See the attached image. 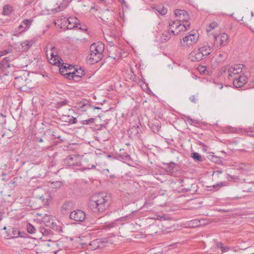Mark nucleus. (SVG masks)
Returning a JSON list of instances; mask_svg holds the SVG:
<instances>
[{
  "mask_svg": "<svg viewBox=\"0 0 254 254\" xmlns=\"http://www.w3.org/2000/svg\"><path fill=\"white\" fill-rule=\"evenodd\" d=\"M218 24L216 22H213L211 23L208 27L206 28V31L207 32H210L213 29H214L215 28H216Z\"/></svg>",
  "mask_w": 254,
  "mask_h": 254,
  "instance_id": "nucleus-34",
  "label": "nucleus"
},
{
  "mask_svg": "<svg viewBox=\"0 0 254 254\" xmlns=\"http://www.w3.org/2000/svg\"><path fill=\"white\" fill-rule=\"evenodd\" d=\"M11 11L12 8L10 5H5L3 7L2 14L5 15H8L11 13Z\"/></svg>",
  "mask_w": 254,
  "mask_h": 254,
  "instance_id": "nucleus-29",
  "label": "nucleus"
},
{
  "mask_svg": "<svg viewBox=\"0 0 254 254\" xmlns=\"http://www.w3.org/2000/svg\"><path fill=\"white\" fill-rule=\"evenodd\" d=\"M190 101L193 103H196V99L194 95H192L190 97Z\"/></svg>",
  "mask_w": 254,
  "mask_h": 254,
  "instance_id": "nucleus-46",
  "label": "nucleus"
},
{
  "mask_svg": "<svg viewBox=\"0 0 254 254\" xmlns=\"http://www.w3.org/2000/svg\"><path fill=\"white\" fill-rule=\"evenodd\" d=\"M32 44H33L32 41H26L24 42H22L21 43V45L23 50L26 51L31 48Z\"/></svg>",
  "mask_w": 254,
  "mask_h": 254,
  "instance_id": "nucleus-27",
  "label": "nucleus"
},
{
  "mask_svg": "<svg viewBox=\"0 0 254 254\" xmlns=\"http://www.w3.org/2000/svg\"><path fill=\"white\" fill-rule=\"evenodd\" d=\"M216 247L221 250L222 253H226L233 249V247H230L228 246H224L221 242H217L216 244Z\"/></svg>",
  "mask_w": 254,
  "mask_h": 254,
  "instance_id": "nucleus-22",
  "label": "nucleus"
},
{
  "mask_svg": "<svg viewBox=\"0 0 254 254\" xmlns=\"http://www.w3.org/2000/svg\"><path fill=\"white\" fill-rule=\"evenodd\" d=\"M39 199L46 204H48L49 202V200L51 199V196L48 192H45L44 194L39 196Z\"/></svg>",
  "mask_w": 254,
  "mask_h": 254,
  "instance_id": "nucleus-24",
  "label": "nucleus"
},
{
  "mask_svg": "<svg viewBox=\"0 0 254 254\" xmlns=\"http://www.w3.org/2000/svg\"><path fill=\"white\" fill-rule=\"evenodd\" d=\"M202 56L204 58L209 55L212 51V48L208 45L207 43L203 44V45L198 49Z\"/></svg>",
  "mask_w": 254,
  "mask_h": 254,
  "instance_id": "nucleus-16",
  "label": "nucleus"
},
{
  "mask_svg": "<svg viewBox=\"0 0 254 254\" xmlns=\"http://www.w3.org/2000/svg\"><path fill=\"white\" fill-rule=\"evenodd\" d=\"M77 122V119L76 118L71 117V118L69 119V121H68V123L70 124H74L76 123Z\"/></svg>",
  "mask_w": 254,
  "mask_h": 254,
  "instance_id": "nucleus-39",
  "label": "nucleus"
},
{
  "mask_svg": "<svg viewBox=\"0 0 254 254\" xmlns=\"http://www.w3.org/2000/svg\"><path fill=\"white\" fill-rule=\"evenodd\" d=\"M251 165L250 164L242 163L240 166V169L242 172H249L251 170Z\"/></svg>",
  "mask_w": 254,
  "mask_h": 254,
  "instance_id": "nucleus-25",
  "label": "nucleus"
},
{
  "mask_svg": "<svg viewBox=\"0 0 254 254\" xmlns=\"http://www.w3.org/2000/svg\"><path fill=\"white\" fill-rule=\"evenodd\" d=\"M228 178H232V177L231 175H228Z\"/></svg>",
  "mask_w": 254,
  "mask_h": 254,
  "instance_id": "nucleus-63",
  "label": "nucleus"
},
{
  "mask_svg": "<svg viewBox=\"0 0 254 254\" xmlns=\"http://www.w3.org/2000/svg\"><path fill=\"white\" fill-rule=\"evenodd\" d=\"M183 182V180L182 179H179V182L180 183H182Z\"/></svg>",
  "mask_w": 254,
  "mask_h": 254,
  "instance_id": "nucleus-62",
  "label": "nucleus"
},
{
  "mask_svg": "<svg viewBox=\"0 0 254 254\" xmlns=\"http://www.w3.org/2000/svg\"><path fill=\"white\" fill-rule=\"evenodd\" d=\"M33 22V19H25L23 20L19 26L15 28L13 31L12 35L16 37L19 36L21 33L27 31L30 28Z\"/></svg>",
  "mask_w": 254,
  "mask_h": 254,
  "instance_id": "nucleus-4",
  "label": "nucleus"
},
{
  "mask_svg": "<svg viewBox=\"0 0 254 254\" xmlns=\"http://www.w3.org/2000/svg\"><path fill=\"white\" fill-rule=\"evenodd\" d=\"M176 166L175 163H170L166 164V166L165 168L166 172L170 174H173L175 172L174 169Z\"/></svg>",
  "mask_w": 254,
  "mask_h": 254,
  "instance_id": "nucleus-23",
  "label": "nucleus"
},
{
  "mask_svg": "<svg viewBox=\"0 0 254 254\" xmlns=\"http://www.w3.org/2000/svg\"><path fill=\"white\" fill-rule=\"evenodd\" d=\"M172 35L174 36V35H173L171 32V30L169 27L168 31H165L162 34V35L160 37V40L162 42H166L170 39Z\"/></svg>",
  "mask_w": 254,
  "mask_h": 254,
  "instance_id": "nucleus-20",
  "label": "nucleus"
},
{
  "mask_svg": "<svg viewBox=\"0 0 254 254\" xmlns=\"http://www.w3.org/2000/svg\"><path fill=\"white\" fill-rule=\"evenodd\" d=\"M68 102V100H64L58 103L59 106H62L63 105H66Z\"/></svg>",
  "mask_w": 254,
  "mask_h": 254,
  "instance_id": "nucleus-44",
  "label": "nucleus"
},
{
  "mask_svg": "<svg viewBox=\"0 0 254 254\" xmlns=\"http://www.w3.org/2000/svg\"><path fill=\"white\" fill-rule=\"evenodd\" d=\"M198 37L199 36L197 31H191L188 35L186 36L183 38V40L185 42H187L188 39L190 38L191 42L195 44L197 42Z\"/></svg>",
  "mask_w": 254,
  "mask_h": 254,
  "instance_id": "nucleus-15",
  "label": "nucleus"
},
{
  "mask_svg": "<svg viewBox=\"0 0 254 254\" xmlns=\"http://www.w3.org/2000/svg\"><path fill=\"white\" fill-rule=\"evenodd\" d=\"M39 232L42 234L43 236H47L49 234L50 230L47 229L44 227H39Z\"/></svg>",
  "mask_w": 254,
  "mask_h": 254,
  "instance_id": "nucleus-33",
  "label": "nucleus"
},
{
  "mask_svg": "<svg viewBox=\"0 0 254 254\" xmlns=\"http://www.w3.org/2000/svg\"><path fill=\"white\" fill-rule=\"evenodd\" d=\"M85 218V213L81 210H74L70 214V218L76 221L83 222Z\"/></svg>",
  "mask_w": 254,
  "mask_h": 254,
  "instance_id": "nucleus-8",
  "label": "nucleus"
},
{
  "mask_svg": "<svg viewBox=\"0 0 254 254\" xmlns=\"http://www.w3.org/2000/svg\"><path fill=\"white\" fill-rule=\"evenodd\" d=\"M190 188H185L184 189V190L185 191V192H188V191H189L190 190Z\"/></svg>",
  "mask_w": 254,
  "mask_h": 254,
  "instance_id": "nucleus-51",
  "label": "nucleus"
},
{
  "mask_svg": "<svg viewBox=\"0 0 254 254\" xmlns=\"http://www.w3.org/2000/svg\"><path fill=\"white\" fill-rule=\"evenodd\" d=\"M223 86L222 84H219V89H222L223 88Z\"/></svg>",
  "mask_w": 254,
  "mask_h": 254,
  "instance_id": "nucleus-55",
  "label": "nucleus"
},
{
  "mask_svg": "<svg viewBox=\"0 0 254 254\" xmlns=\"http://www.w3.org/2000/svg\"><path fill=\"white\" fill-rule=\"evenodd\" d=\"M55 254H61V251H58L55 253Z\"/></svg>",
  "mask_w": 254,
  "mask_h": 254,
  "instance_id": "nucleus-57",
  "label": "nucleus"
},
{
  "mask_svg": "<svg viewBox=\"0 0 254 254\" xmlns=\"http://www.w3.org/2000/svg\"><path fill=\"white\" fill-rule=\"evenodd\" d=\"M187 122L190 123V125H192L194 123H196V121L194 120H192L190 117H188L187 119Z\"/></svg>",
  "mask_w": 254,
  "mask_h": 254,
  "instance_id": "nucleus-43",
  "label": "nucleus"
},
{
  "mask_svg": "<svg viewBox=\"0 0 254 254\" xmlns=\"http://www.w3.org/2000/svg\"><path fill=\"white\" fill-rule=\"evenodd\" d=\"M175 20L171 21L170 29L173 35H178L181 32L185 31L190 25L189 21L188 12L183 9H176L175 11Z\"/></svg>",
  "mask_w": 254,
  "mask_h": 254,
  "instance_id": "nucleus-1",
  "label": "nucleus"
},
{
  "mask_svg": "<svg viewBox=\"0 0 254 254\" xmlns=\"http://www.w3.org/2000/svg\"><path fill=\"white\" fill-rule=\"evenodd\" d=\"M52 187L54 188H59L61 186L62 183L60 181L52 183Z\"/></svg>",
  "mask_w": 254,
  "mask_h": 254,
  "instance_id": "nucleus-38",
  "label": "nucleus"
},
{
  "mask_svg": "<svg viewBox=\"0 0 254 254\" xmlns=\"http://www.w3.org/2000/svg\"><path fill=\"white\" fill-rule=\"evenodd\" d=\"M65 70H64V72H72V70H68L66 69H65Z\"/></svg>",
  "mask_w": 254,
  "mask_h": 254,
  "instance_id": "nucleus-53",
  "label": "nucleus"
},
{
  "mask_svg": "<svg viewBox=\"0 0 254 254\" xmlns=\"http://www.w3.org/2000/svg\"><path fill=\"white\" fill-rule=\"evenodd\" d=\"M216 172L218 174H221L222 173V171H217Z\"/></svg>",
  "mask_w": 254,
  "mask_h": 254,
  "instance_id": "nucleus-58",
  "label": "nucleus"
},
{
  "mask_svg": "<svg viewBox=\"0 0 254 254\" xmlns=\"http://www.w3.org/2000/svg\"><path fill=\"white\" fill-rule=\"evenodd\" d=\"M91 107V104L89 102L85 100H82L81 101H77L75 103V107L78 110H80L82 112L87 111L89 109V107Z\"/></svg>",
  "mask_w": 254,
  "mask_h": 254,
  "instance_id": "nucleus-11",
  "label": "nucleus"
},
{
  "mask_svg": "<svg viewBox=\"0 0 254 254\" xmlns=\"http://www.w3.org/2000/svg\"><path fill=\"white\" fill-rule=\"evenodd\" d=\"M7 237L9 239H13L18 237H22V233L17 228H10L6 231Z\"/></svg>",
  "mask_w": 254,
  "mask_h": 254,
  "instance_id": "nucleus-13",
  "label": "nucleus"
},
{
  "mask_svg": "<svg viewBox=\"0 0 254 254\" xmlns=\"http://www.w3.org/2000/svg\"><path fill=\"white\" fill-rule=\"evenodd\" d=\"M36 140L38 142H43V140L42 138H40V137H36Z\"/></svg>",
  "mask_w": 254,
  "mask_h": 254,
  "instance_id": "nucleus-50",
  "label": "nucleus"
},
{
  "mask_svg": "<svg viewBox=\"0 0 254 254\" xmlns=\"http://www.w3.org/2000/svg\"><path fill=\"white\" fill-rule=\"evenodd\" d=\"M247 82L246 76L244 75H237L233 78V85L236 88L243 86Z\"/></svg>",
  "mask_w": 254,
  "mask_h": 254,
  "instance_id": "nucleus-10",
  "label": "nucleus"
},
{
  "mask_svg": "<svg viewBox=\"0 0 254 254\" xmlns=\"http://www.w3.org/2000/svg\"><path fill=\"white\" fill-rule=\"evenodd\" d=\"M115 224H116V222H114V223L109 224L108 225V227H109V228L114 227L115 226Z\"/></svg>",
  "mask_w": 254,
  "mask_h": 254,
  "instance_id": "nucleus-49",
  "label": "nucleus"
},
{
  "mask_svg": "<svg viewBox=\"0 0 254 254\" xmlns=\"http://www.w3.org/2000/svg\"><path fill=\"white\" fill-rule=\"evenodd\" d=\"M111 196L106 193H100L94 195L90 199L88 206L94 213H102L110 205Z\"/></svg>",
  "mask_w": 254,
  "mask_h": 254,
  "instance_id": "nucleus-2",
  "label": "nucleus"
},
{
  "mask_svg": "<svg viewBox=\"0 0 254 254\" xmlns=\"http://www.w3.org/2000/svg\"><path fill=\"white\" fill-rule=\"evenodd\" d=\"M52 228L53 229H54L58 232H60L61 231V228L60 227L56 226V225H54L53 223H52Z\"/></svg>",
  "mask_w": 254,
  "mask_h": 254,
  "instance_id": "nucleus-40",
  "label": "nucleus"
},
{
  "mask_svg": "<svg viewBox=\"0 0 254 254\" xmlns=\"http://www.w3.org/2000/svg\"><path fill=\"white\" fill-rule=\"evenodd\" d=\"M67 6L66 4H64L61 3L60 5H59L57 7L54 8L52 9V11L53 12H57L59 11H61L63 10Z\"/></svg>",
  "mask_w": 254,
  "mask_h": 254,
  "instance_id": "nucleus-30",
  "label": "nucleus"
},
{
  "mask_svg": "<svg viewBox=\"0 0 254 254\" xmlns=\"http://www.w3.org/2000/svg\"><path fill=\"white\" fill-rule=\"evenodd\" d=\"M55 48L53 47L51 48L49 52H47V58L49 61V62L51 64L60 66L61 63L63 61L58 55L55 54Z\"/></svg>",
  "mask_w": 254,
  "mask_h": 254,
  "instance_id": "nucleus-5",
  "label": "nucleus"
},
{
  "mask_svg": "<svg viewBox=\"0 0 254 254\" xmlns=\"http://www.w3.org/2000/svg\"><path fill=\"white\" fill-rule=\"evenodd\" d=\"M181 44L183 45V46H187L188 47H190V46L191 45L194 44L193 43H192V42H191L190 41V38L188 39V41L187 42H185L184 40H181Z\"/></svg>",
  "mask_w": 254,
  "mask_h": 254,
  "instance_id": "nucleus-36",
  "label": "nucleus"
},
{
  "mask_svg": "<svg viewBox=\"0 0 254 254\" xmlns=\"http://www.w3.org/2000/svg\"><path fill=\"white\" fill-rule=\"evenodd\" d=\"M104 50V45L102 42L92 44L90 47V54L88 61L92 64L100 61L102 58V52Z\"/></svg>",
  "mask_w": 254,
  "mask_h": 254,
  "instance_id": "nucleus-3",
  "label": "nucleus"
},
{
  "mask_svg": "<svg viewBox=\"0 0 254 254\" xmlns=\"http://www.w3.org/2000/svg\"><path fill=\"white\" fill-rule=\"evenodd\" d=\"M59 67L60 72L63 75L65 76L66 78L71 79V76H72L73 73H72L71 72H64V70L66 69L67 70H72V69L74 68V66L68 64H67L61 63V64L60 65V66H59Z\"/></svg>",
  "mask_w": 254,
  "mask_h": 254,
  "instance_id": "nucleus-9",
  "label": "nucleus"
},
{
  "mask_svg": "<svg viewBox=\"0 0 254 254\" xmlns=\"http://www.w3.org/2000/svg\"><path fill=\"white\" fill-rule=\"evenodd\" d=\"M65 24L67 23L68 24L67 25L68 29H71L74 27H78V19L76 17H69L67 19L64 20Z\"/></svg>",
  "mask_w": 254,
  "mask_h": 254,
  "instance_id": "nucleus-17",
  "label": "nucleus"
},
{
  "mask_svg": "<svg viewBox=\"0 0 254 254\" xmlns=\"http://www.w3.org/2000/svg\"><path fill=\"white\" fill-rule=\"evenodd\" d=\"M140 127L139 126H133L129 127L128 130V133L131 138H138L140 137L139 133Z\"/></svg>",
  "mask_w": 254,
  "mask_h": 254,
  "instance_id": "nucleus-12",
  "label": "nucleus"
},
{
  "mask_svg": "<svg viewBox=\"0 0 254 254\" xmlns=\"http://www.w3.org/2000/svg\"><path fill=\"white\" fill-rule=\"evenodd\" d=\"M191 157L196 162H201L202 161L201 156L197 152H193L191 155Z\"/></svg>",
  "mask_w": 254,
  "mask_h": 254,
  "instance_id": "nucleus-31",
  "label": "nucleus"
},
{
  "mask_svg": "<svg viewBox=\"0 0 254 254\" xmlns=\"http://www.w3.org/2000/svg\"><path fill=\"white\" fill-rule=\"evenodd\" d=\"M252 88H254V82H253V85H252Z\"/></svg>",
  "mask_w": 254,
  "mask_h": 254,
  "instance_id": "nucleus-64",
  "label": "nucleus"
},
{
  "mask_svg": "<svg viewBox=\"0 0 254 254\" xmlns=\"http://www.w3.org/2000/svg\"><path fill=\"white\" fill-rule=\"evenodd\" d=\"M194 221L195 222H196V224L197 225H199L198 223H199L200 222V221H198V220H194Z\"/></svg>",
  "mask_w": 254,
  "mask_h": 254,
  "instance_id": "nucleus-54",
  "label": "nucleus"
},
{
  "mask_svg": "<svg viewBox=\"0 0 254 254\" xmlns=\"http://www.w3.org/2000/svg\"><path fill=\"white\" fill-rule=\"evenodd\" d=\"M127 217H126V218ZM125 218V217H122L120 219H118L117 221H119V220H123Z\"/></svg>",
  "mask_w": 254,
  "mask_h": 254,
  "instance_id": "nucleus-60",
  "label": "nucleus"
},
{
  "mask_svg": "<svg viewBox=\"0 0 254 254\" xmlns=\"http://www.w3.org/2000/svg\"><path fill=\"white\" fill-rule=\"evenodd\" d=\"M64 165L69 167L81 166L80 158L75 155H71L67 156L64 160Z\"/></svg>",
  "mask_w": 254,
  "mask_h": 254,
  "instance_id": "nucleus-7",
  "label": "nucleus"
},
{
  "mask_svg": "<svg viewBox=\"0 0 254 254\" xmlns=\"http://www.w3.org/2000/svg\"><path fill=\"white\" fill-rule=\"evenodd\" d=\"M73 204L70 201H65L62 205L61 210L62 213L65 214L67 211H69L72 207Z\"/></svg>",
  "mask_w": 254,
  "mask_h": 254,
  "instance_id": "nucleus-21",
  "label": "nucleus"
},
{
  "mask_svg": "<svg viewBox=\"0 0 254 254\" xmlns=\"http://www.w3.org/2000/svg\"><path fill=\"white\" fill-rule=\"evenodd\" d=\"M214 45L217 46H224L228 43L229 40L228 35L225 33H220L218 35H214Z\"/></svg>",
  "mask_w": 254,
  "mask_h": 254,
  "instance_id": "nucleus-6",
  "label": "nucleus"
},
{
  "mask_svg": "<svg viewBox=\"0 0 254 254\" xmlns=\"http://www.w3.org/2000/svg\"><path fill=\"white\" fill-rule=\"evenodd\" d=\"M95 120V118H90L87 120H83L81 121V124L83 125H90L93 123Z\"/></svg>",
  "mask_w": 254,
  "mask_h": 254,
  "instance_id": "nucleus-35",
  "label": "nucleus"
},
{
  "mask_svg": "<svg viewBox=\"0 0 254 254\" xmlns=\"http://www.w3.org/2000/svg\"><path fill=\"white\" fill-rule=\"evenodd\" d=\"M89 109H90V110H95V109L99 110V109H101V108L100 107H95V106H92V105H91V107H89Z\"/></svg>",
  "mask_w": 254,
  "mask_h": 254,
  "instance_id": "nucleus-48",
  "label": "nucleus"
},
{
  "mask_svg": "<svg viewBox=\"0 0 254 254\" xmlns=\"http://www.w3.org/2000/svg\"><path fill=\"white\" fill-rule=\"evenodd\" d=\"M189 59L193 62H198L204 59L198 49L193 50L189 55Z\"/></svg>",
  "mask_w": 254,
  "mask_h": 254,
  "instance_id": "nucleus-14",
  "label": "nucleus"
},
{
  "mask_svg": "<svg viewBox=\"0 0 254 254\" xmlns=\"http://www.w3.org/2000/svg\"><path fill=\"white\" fill-rule=\"evenodd\" d=\"M223 184H224L223 183H220L218 184H217L216 185H214V186H212L211 187H212L213 188V190H217V188L218 187H219V186H224Z\"/></svg>",
  "mask_w": 254,
  "mask_h": 254,
  "instance_id": "nucleus-45",
  "label": "nucleus"
},
{
  "mask_svg": "<svg viewBox=\"0 0 254 254\" xmlns=\"http://www.w3.org/2000/svg\"><path fill=\"white\" fill-rule=\"evenodd\" d=\"M79 29L82 30H87L86 28H82L81 27H79Z\"/></svg>",
  "mask_w": 254,
  "mask_h": 254,
  "instance_id": "nucleus-59",
  "label": "nucleus"
},
{
  "mask_svg": "<svg viewBox=\"0 0 254 254\" xmlns=\"http://www.w3.org/2000/svg\"><path fill=\"white\" fill-rule=\"evenodd\" d=\"M72 73H74L71 76V79H75V78H80L84 74V71L83 69L80 67L79 69L75 68L74 67L73 69H72Z\"/></svg>",
  "mask_w": 254,
  "mask_h": 254,
  "instance_id": "nucleus-19",
  "label": "nucleus"
},
{
  "mask_svg": "<svg viewBox=\"0 0 254 254\" xmlns=\"http://www.w3.org/2000/svg\"><path fill=\"white\" fill-rule=\"evenodd\" d=\"M227 72L228 74L229 79H230L231 77H233L234 75H236L237 76L239 74L237 70L235 69V67H233L232 66L230 67Z\"/></svg>",
  "mask_w": 254,
  "mask_h": 254,
  "instance_id": "nucleus-26",
  "label": "nucleus"
},
{
  "mask_svg": "<svg viewBox=\"0 0 254 254\" xmlns=\"http://www.w3.org/2000/svg\"><path fill=\"white\" fill-rule=\"evenodd\" d=\"M122 158L127 160H130V157L129 155L126 154V155H124L123 157H122Z\"/></svg>",
  "mask_w": 254,
  "mask_h": 254,
  "instance_id": "nucleus-47",
  "label": "nucleus"
},
{
  "mask_svg": "<svg viewBox=\"0 0 254 254\" xmlns=\"http://www.w3.org/2000/svg\"><path fill=\"white\" fill-rule=\"evenodd\" d=\"M27 232L30 234H34L36 232V230L35 227L30 223H28L26 225Z\"/></svg>",
  "mask_w": 254,
  "mask_h": 254,
  "instance_id": "nucleus-32",
  "label": "nucleus"
},
{
  "mask_svg": "<svg viewBox=\"0 0 254 254\" xmlns=\"http://www.w3.org/2000/svg\"><path fill=\"white\" fill-rule=\"evenodd\" d=\"M224 60V55L223 54L219 53L216 54L215 56H213L211 60V64L214 66H217L219 63Z\"/></svg>",
  "mask_w": 254,
  "mask_h": 254,
  "instance_id": "nucleus-18",
  "label": "nucleus"
},
{
  "mask_svg": "<svg viewBox=\"0 0 254 254\" xmlns=\"http://www.w3.org/2000/svg\"><path fill=\"white\" fill-rule=\"evenodd\" d=\"M252 188H249L248 189L245 190L244 191H246V192H251V191H252Z\"/></svg>",
  "mask_w": 254,
  "mask_h": 254,
  "instance_id": "nucleus-52",
  "label": "nucleus"
},
{
  "mask_svg": "<svg viewBox=\"0 0 254 254\" xmlns=\"http://www.w3.org/2000/svg\"><path fill=\"white\" fill-rule=\"evenodd\" d=\"M244 65L242 64H238L234 65L233 67H235V69L237 70L238 72L239 73L241 72L242 69Z\"/></svg>",
  "mask_w": 254,
  "mask_h": 254,
  "instance_id": "nucleus-37",
  "label": "nucleus"
},
{
  "mask_svg": "<svg viewBox=\"0 0 254 254\" xmlns=\"http://www.w3.org/2000/svg\"><path fill=\"white\" fill-rule=\"evenodd\" d=\"M154 8L162 15H165L167 12V9L164 8L162 5H156L154 7Z\"/></svg>",
  "mask_w": 254,
  "mask_h": 254,
  "instance_id": "nucleus-28",
  "label": "nucleus"
},
{
  "mask_svg": "<svg viewBox=\"0 0 254 254\" xmlns=\"http://www.w3.org/2000/svg\"><path fill=\"white\" fill-rule=\"evenodd\" d=\"M119 1L123 4L127 9L129 8V6L125 0H119Z\"/></svg>",
  "mask_w": 254,
  "mask_h": 254,
  "instance_id": "nucleus-42",
  "label": "nucleus"
},
{
  "mask_svg": "<svg viewBox=\"0 0 254 254\" xmlns=\"http://www.w3.org/2000/svg\"><path fill=\"white\" fill-rule=\"evenodd\" d=\"M226 131L227 132H235L236 129H235L234 127H229L226 128Z\"/></svg>",
  "mask_w": 254,
  "mask_h": 254,
  "instance_id": "nucleus-41",
  "label": "nucleus"
},
{
  "mask_svg": "<svg viewBox=\"0 0 254 254\" xmlns=\"http://www.w3.org/2000/svg\"><path fill=\"white\" fill-rule=\"evenodd\" d=\"M224 70L223 69V68H222L221 70H222V71H223L224 72H225L226 71V67H224Z\"/></svg>",
  "mask_w": 254,
  "mask_h": 254,
  "instance_id": "nucleus-56",
  "label": "nucleus"
},
{
  "mask_svg": "<svg viewBox=\"0 0 254 254\" xmlns=\"http://www.w3.org/2000/svg\"><path fill=\"white\" fill-rule=\"evenodd\" d=\"M95 167H96V166L95 165H92L91 168L93 169V168H95Z\"/></svg>",
  "mask_w": 254,
  "mask_h": 254,
  "instance_id": "nucleus-61",
  "label": "nucleus"
}]
</instances>
